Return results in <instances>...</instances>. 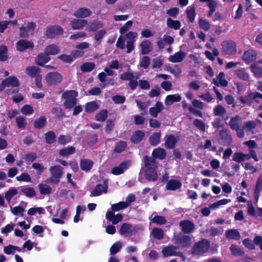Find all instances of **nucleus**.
I'll list each match as a JSON object with an SVG mask.
<instances>
[{
	"label": "nucleus",
	"instance_id": "obj_1",
	"mask_svg": "<svg viewBox=\"0 0 262 262\" xmlns=\"http://www.w3.org/2000/svg\"><path fill=\"white\" fill-rule=\"evenodd\" d=\"M210 248L209 241L203 238L194 244L191 250L192 254L194 255H202L206 253Z\"/></svg>",
	"mask_w": 262,
	"mask_h": 262
},
{
	"label": "nucleus",
	"instance_id": "obj_2",
	"mask_svg": "<svg viewBox=\"0 0 262 262\" xmlns=\"http://www.w3.org/2000/svg\"><path fill=\"white\" fill-rule=\"evenodd\" d=\"M258 98L262 99L261 93L256 91L253 92L251 90H248L247 95L245 96L239 97L238 100L243 104L251 105L253 101L258 103Z\"/></svg>",
	"mask_w": 262,
	"mask_h": 262
},
{
	"label": "nucleus",
	"instance_id": "obj_3",
	"mask_svg": "<svg viewBox=\"0 0 262 262\" xmlns=\"http://www.w3.org/2000/svg\"><path fill=\"white\" fill-rule=\"evenodd\" d=\"M77 95L75 91L71 90L64 92L62 96L66 99L63 105L66 109L70 110L74 107L77 103V100L75 98Z\"/></svg>",
	"mask_w": 262,
	"mask_h": 262
},
{
	"label": "nucleus",
	"instance_id": "obj_4",
	"mask_svg": "<svg viewBox=\"0 0 262 262\" xmlns=\"http://www.w3.org/2000/svg\"><path fill=\"white\" fill-rule=\"evenodd\" d=\"M64 33L63 29L58 25H50L47 27L45 35L48 39H53L61 36Z\"/></svg>",
	"mask_w": 262,
	"mask_h": 262
},
{
	"label": "nucleus",
	"instance_id": "obj_5",
	"mask_svg": "<svg viewBox=\"0 0 262 262\" xmlns=\"http://www.w3.org/2000/svg\"><path fill=\"white\" fill-rule=\"evenodd\" d=\"M221 46L222 52L224 55H232L236 52V43L232 40H224Z\"/></svg>",
	"mask_w": 262,
	"mask_h": 262
},
{
	"label": "nucleus",
	"instance_id": "obj_6",
	"mask_svg": "<svg viewBox=\"0 0 262 262\" xmlns=\"http://www.w3.org/2000/svg\"><path fill=\"white\" fill-rule=\"evenodd\" d=\"M45 79L49 85H55L62 81V76L58 72H49Z\"/></svg>",
	"mask_w": 262,
	"mask_h": 262
},
{
	"label": "nucleus",
	"instance_id": "obj_7",
	"mask_svg": "<svg viewBox=\"0 0 262 262\" xmlns=\"http://www.w3.org/2000/svg\"><path fill=\"white\" fill-rule=\"evenodd\" d=\"M182 231L185 234H189L193 232L195 225L191 221L185 220L181 221L179 223Z\"/></svg>",
	"mask_w": 262,
	"mask_h": 262
},
{
	"label": "nucleus",
	"instance_id": "obj_8",
	"mask_svg": "<svg viewBox=\"0 0 262 262\" xmlns=\"http://www.w3.org/2000/svg\"><path fill=\"white\" fill-rule=\"evenodd\" d=\"M177 247L174 246H168L166 247H164L162 250V252L164 257H168L171 256H180L181 257H184V255L181 252H177L176 250H177Z\"/></svg>",
	"mask_w": 262,
	"mask_h": 262
},
{
	"label": "nucleus",
	"instance_id": "obj_9",
	"mask_svg": "<svg viewBox=\"0 0 262 262\" xmlns=\"http://www.w3.org/2000/svg\"><path fill=\"white\" fill-rule=\"evenodd\" d=\"M174 244L178 248H185L190 246L191 239L189 235H183L176 238Z\"/></svg>",
	"mask_w": 262,
	"mask_h": 262
},
{
	"label": "nucleus",
	"instance_id": "obj_10",
	"mask_svg": "<svg viewBox=\"0 0 262 262\" xmlns=\"http://www.w3.org/2000/svg\"><path fill=\"white\" fill-rule=\"evenodd\" d=\"M34 44L28 40L19 39L16 43V50L19 52H24L28 49H33Z\"/></svg>",
	"mask_w": 262,
	"mask_h": 262
},
{
	"label": "nucleus",
	"instance_id": "obj_11",
	"mask_svg": "<svg viewBox=\"0 0 262 262\" xmlns=\"http://www.w3.org/2000/svg\"><path fill=\"white\" fill-rule=\"evenodd\" d=\"M221 143L224 146H230L232 142L231 135L227 129H222L220 133Z\"/></svg>",
	"mask_w": 262,
	"mask_h": 262
},
{
	"label": "nucleus",
	"instance_id": "obj_12",
	"mask_svg": "<svg viewBox=\"0 0 262 262\" xmlns=\"http://www.w3.org/2000/svg\"><path fill=\"white\" fill-rule=\"evenodd\" d=\"M130 164V162L129 161H123L118 166H116L112 168V173L116 176L121 174L129 168Z\"/></svg>",
	"mask_w": 262,
	"mask_h": 262
},
{
	"label": "nucleus",
	"instance_id": "obj_13",
	"mask_svg": "<svg viewBox=\"0 0 262 262\" xmlns=\"http://www.w3.org/2000/svg\"><path fill=\"white\" fill-rule=\"evenodd\" d=\"M145 179L150 182H155L158 180V176L156 167H148L144 171Z\"/></svg>",
	"mask_w": 262,
	"mask_h": 262
},
{
	"label": "nucleus",
	"instance_id": "obj_14",
	"mask_svg": "<svg viewBox=\"0 0 262 262\" xmlns=\"http://www.w3.org/2000/svg\"><path fill=\"white\" fill-rule=\"evenodd\" d=\"M256 52L253 50H248L244 52L242 58L246 63H250L254 61L257 57Z\"/></svg>",
	"mask_w": 262,
	"mask_h": 262
},
{
	"label": "nucleus",
	"instance_id": "obj_15",
	"mask_svg": "<svg viewBox=\"0 0 262 262\" xmlns=\"http://www.w3.org/2000/svg\"><path fill=\"white\" fill-rule=\"evenodd\" d=\"M105 217L114 225L118 224L123 220V215L121 214L118 213L115 215L114 212L112 211H107Z\"/></svg>",
	"mask_w": 262,
	"mask_h": 262
},
{
	"label": "nucleus",
	"instance_id": "obj_16",
	"mask_svg": "<svg viewBox=\"0 0 262 262\" xmlns=\"http://www.w3.org/2000/svg\"><path fill=\"white\" fill-rule=\"evenodd\" d=\"M104 186L101 184H97L94 190L91 192V196H98L101 194L102 192H106L107 189V181L105 180L103 182Z\"/></svg>",
	"mask_w": 262,
	"mask_h": 262
},
{
	"label": "nucleus",
	"instance_id": "obj_17",
	"mask_svg": "<svg viewBox=\"0 0 262 262\" xmlns=\"http://www.w3.org/2000/svg\"><path fill=\"white\" fill-rule=\"evenodd\" d=\"M213 83L216 86L226 87L228 82L225 79V74L223 72H221L216 76V78L213 79Z\"/></svg>",
	"mask_w": 262,
	"mask_h": 262
},
{
	"label": "nucleus",
	"instance_id": "obj_18",
	"mask_svg": "<svg viewBox=\"0 0 262 262\" xmlns=\"http://www.w3.org/2000/svg\"><path fill=\"white\" fill-rule=\"evenodd\" d=\"M87 24V20L82 19H74L70 23V25L73 30L82 29Z\"/></svg>",
	"mask_w": 262,
	"mask_h": 262
},
{
	"label": "nucleus",
	"instance_id": "obj_19",
	"mask_svg": "<svg viewBox=\"0 0 262 262\" xmlns=\"http://www.w3.org/2000/svg\"><path fill=\"white\" fill-rule=\"evenodd\" d=\"M92 13L90 9L82 7L75 11L73 15L77 18H85L91 16Z\"/></svg>",
	"mask_w": 262,
	"mask_h": 262
},
{
	"label": "nucleus",
	"instance_id": "obj_20",
	"mask_svg": "<svg viewBox=\"0 0 262 262\" xmlns=\"http://www.w3.org/2000/svg\"><path fill=\"white\" fill-rule=\"evenodd\" d=\"M182 187V183L179 180L171 179L167 182L166 189L167 190L174 191L180 189Z\"/></svg>",
	"mask_w": 262,
	"mask_h": 262
},
{
	"label": "nucleus",
	"instance_id": "obj_21",
	"mask_svg": "<svg viewBox=\"0 0 262 262\" xmlns=\"http://www.w3.org/2000/svg\"><path fill=\"white\" fill-rule=\"evenodd\" d=\"M3 83L5 87H18L20 85L18 79L15 76H9L3 80Z\"/></svg>",
	"mask_w": 262,
	"mask_h": 262
},
{
	"label": "nucleus",
	"instance_id": "obj_22",
	"mask_svg": "<svg viewBox=\"0 0 262 262\" xmlns=\"http://www.w3.org/2000/svg\"><path fill=\"white\" fill-rule=\"evenodd\" d=\"M186 56V54L183 51H180L175 53L173 55H170L169 60L173 63L182 62Z\"/></svg>",
	"mask_w": 262,
	"mask_h": 262
},
{
	"label": "nucleus",
	"instance_id": "obj_23",
	"mask_svg": "<svg viewBox=\"0 0 262 262\" xmlns=\"http://www.w3.org/2000/svg\"><path fill=\"white\" fill-rule=\"evenodd\" d=\"M141 53L143 55L148 54L152 50L151 42L149 40H144L140 45Z\"/></svg>",
	"mask_w": 262,
	"mask_h": 262
},
{
	"label": "nucleus",
	"instance_id": "obj_24",
	"mask_svg": "<svg viewBox=\"0 0 262 262\" xmlns=\"http://www.w3.org/2000/svg\"><path fill=\"white\" fill-rule=\"evenodd\" d=\"M164 109V105L160 101L156 103L155 106L151 107L149 110V114L153 117L156 118L158 113H160Z\"/></svg>",
	"mask_w": 262,
	"mask_h": 262
},
{
	"label": "nucleus",
	"instance_id": "obj_25",
	"mask_svg": "<svg viewBox=\"0 0 262 262\" xmlns=\"http://www.w3.org/2000/svg\"><path fill=\"white\" fill-rule=\"evenodd\" d=\"M144 136L145 134L142 130H136L132 134L130 140L132 143L137 144L143 139Z\"/></svg>",
	"mask_w": 262,
	"mask_h": 262
},
{
	"label": "nucleus",
	"instance_id": "obj_26",
	"mask_svg": "<svg viewBox=\"0 0 262 262\" xmlns=\"http://www.w3.org/2000/svg\"><path fill=\"white\" fill-rule=\"evenodd\" d=\"M118 231L121 235L126 234L132 235L133 234L134 229H133V226L131 224L124 223L120 226Z\"/></svg>",
	"mask_w": 262,
	"mask_h": 262
},
{
	"label": "nucleus",
	"instance_id": "obj_27",
	"mask_svg": "<svg viewBox=\"0 0 262 262\" xmlns=\"http://www.w3.org/2000/svg\"><path fill=\"white\" fill-rule=\"evenodd\" d=\"M103 26V24L100 21L95 19L88 24L86 30L89 32H95L98 29L102 28Z\"/></svg>",
	"mask_w": 262,
	"mask_h": 262
},
{
	"label": "nucleus",
	"instance_id": "obj_28",
	"mask_svg": "<svg viewBox=\"0 0 262 262\" xmlns=\"http://www.w3.org/2000/svg\"><path fill=\"white\" fill-rule=\"evenodd\" d=\"M151 155L154 158L163 160L166 158V152L164 148L158 147L152 150Z\"/></svg>",
	"mask_w": 262,
	"mask_h": 262
},
{
	"label": "nucleus",
	"instance_id": "obj_29",
	"mask_svg": "<svg viewBox=\"0 0 262 262\" xmlns=\"http://www.w3.org/2000/svg\"><path fill=\"white\" fill-rule=\"evenodd\" d=\"M262 190V175H260L258 178L254 190V198L256 202L259 199V194Z\"/></svg>",
	"mask_w": 262,
	"mask_h": 262
},
{
	"label": "nucleus",
	"instance_id": "obj_30",
	"mask_svg": "<svg viewBox=\"0 0 262 262\" xmlns=\"http://www.w3.org/2000/svg\"><path fill=\"white\" fill-rule=\"evenodd\" d=\"M226 237L228 239L238 241L241 238V235L237 229H232L228 230L225 232Z\"/></svg>",
	"mask_w": 262,
	"mask_h": 262
},
{
	"label": "nucleus",
	"instance_id": "obj_31",
	"mask_svg": "<svg viewBox=\"0 0 262 262\" xmlns=\"http://www.w3.org/2000/svg\"><path fill=\"white\" fill-rule=\"evenodd\" d=\"M50 60V57L46 52L41 53L37 56V64L40 66L44 67L45 63H47Z\"/></svg>",
	"mask_w": 262,
	"mask_h": 262
},
{
	"label": "nucleus",
	"instance_id": "obj_32",
	"mask_svg": "<svg viewBox=\"0 0 262 262\" xmlns=\"http://www.w3.org/2000/svg\"><path fill=\"white\" fill-rule=\"evenodd\" d=\"M241 122V117L238 115H236L235 117L231 118L229 125L232 130H237L239 127Z\"/></svg>",
	"mask_w": 262,
	"mask_h": 262
},
{
	"label": "nucleus",
	"instance_id": "obj_33",
	"mask_svg": "<svg viewBox=\"0 0 262 262\" xmlns=\"http://www.w3.org/2000/svg\"><path fill=\"white\" fill-rule=\"evenodd\" d=\"M93 164V162L89 159H82L80 162L81 169L85 171H88L91 170Z\"/></svg>",
	"mask_w": 262,
	"mask_h": 262
},
{
	"label": "nucleus",
	"instance_id": "obj_34",
	"mask_svg": "<svg viewBox=\"0 0 262 262\" xmlns=\"http://www.w3.org/2000/svg\"><path fill=\"white\" fill-rule=\"evenodd\" d=\"M127 145V142L125 141L120 140L116 142L113 150V152L115 154H120L122 152L125 150Z\"/></svg>",
	"mask_w": 262,
	"mask_h": 262
},
{
	"label": "nucleus",
	"instance_id": "obj_35",
	"mask_svg": "<svg viewBox=\"0 0 262 262\" xmlns=\"http://www.w3.org/2000/svg\"><path fill=\"white\" fill-rule=\"evenodd\" d=\"M63 168L59 165H55L51 166L50 168V171L51 173L52 176L56 178H61L62 176Z\"/></svg>",
	"mask_w": 262,
	"mask_h": 262
},
{
	"label": "nucleus",
	"instance_id": "obj_36",
	"mask_svg": "<svg viewBox=\"0 0 262 262\" xmlns=\"http://www.w3.org/2000/svg\"><path fill=\"white\" fill-rule=\"evenodd\" d=\"M177 142L178 139L173 135H169L165 141V146L168 149H172L175 147Z\"/></svg>",
	"mask_w": 262,
	"mask_h": 262
},
{
	"label": "nucleus",
	"instance_id": "obj_37",
	"mask_svg": "<svg viewBox=\"0 0 262 262\" xmlns=\"http://www.w3.org/2000/svg\"><path fill=\"white\" fill-rule=\"evenodd\" d=\"M161 134L160 132H156L152 134L149 138V142L150 145L156 146L158 145L160 141Z\"/></svg>",
	"mask_w": 262,
	"mask_h": 262
},
{
	"label": "nucleus",
	"instance_id": "obj_38",
	"mask_svg": "<svg viewBox=\"0 0 262 262\" xmlns=\"http://www.w3.org/2000/svg\"><path fill=\"white\" fill-rule=\"evenodd\" d=\"M181 100V96L179 95H169L166 97L165 103L166 105H171L173 102Z\"/></svg>",
	"mask_w": 262,
	"mask_h": 262
},
{
	"label": "nucleus",
	"instance_id": "obj_39",
	"mask_svg": "<svg viewBox=\"0 0 262 262\" xmlns=\"http://www.w3.org/2000/svg\"><path fill=\"white\" fill-rule=\"evenodd\" d=\"M45 51L48 53L49 55H55L58 54L60 52L59 48L55 44H51L47 46Z\"/></svg>",
	"mask_w": 262,
	"mask_h": 262
},
{
	"label": "nucleus",
	"instance_id": "obj_40",
	"mask_svg": "<svg viewBox=\"0 0 262 262\" xmlns=\"http://www.w3.org/2000/svg\"><path fill=\"white\" fill-rule=\"evenodd\" d=\"M234 74L239 79L245 80H249V74L245 71V69L236 70Z\"/></svg>",
	"mask_w": 262,
	"mask_h": 262
},
{
	"label": "nucleus",
	"instance_id": "obj_41",
	"mask_svg": "<svg viewBox=\"0 0 262 262\" xmlns=\"http://www.w3.org/2000/svg\"><path fill=\"white\" fill-rule=\"evenodd\" d=\"M166 25L170 29L179 30L181 27V23L179 20H174L170 18H168L166 20Z\"/></svg>",
	"mask_w": 262,
	"mask_h": 262
},
{
	"label": "nucleus",
	"instance_id": "obj_42",
	"mask_svg": "<svg viewBox=\"0 0 262 262\" xmlns=\"http://www.w3.org/2000/svg\"><path fill=\"white\" fill-rule=\"evenodd\" d=\"M75 148L72 146H69L67 148L61 149L59 151V155L62 157H67L74 154Z\"/></svg>",
	"mask_w": 262,
	"mask_h": 262
},
{
	"label": "nucleus",
	"instance_id": "obj_43",
	"mask_svg": "<svg viewBox=\"0 0 262 262\" xmlns=\"http://www.w3.org/2000/svg\"><path fill=\"white\" fill-rule=\"evenodd\" d=\"M56 138L55 133L52 130L48 131L45 134V141L48 144H53L56 141Z\"/></svg>",
	"mask_w": 262,
	"mask_h": 262
},
{
	"label": "nucleus",
	"instance_id": "obj_44",
	"mask_svg": "<svg viewBox=\"0 0 262 262\" xmlns=\"http://www.w3.org/2000/svg\"><path fill=\"white\" fill-rule=\"evenodd\" d=\"M99 108V105L95 101H91L86 103L85 111L88 113H92Z\"/></svg>",
	"mask_w": 262,
	"mask_h": 262
},
{
	"label": "nucleus",
	"instance_id": "obj_45",
	"mask_svg": "<svg viewBox=\"0 0 262 262\" xmlns=\"http://www.w3.org/2000/svg\"><path fill=\"white\" fill-rule=\"evenodd\" d=\"M47 123V119L45 116H41L36 119L34 122V127L36 129H41L44 127Z\"/></svg>",
	"mask_w": 262,
	"mask_h": 262
},
{
	"label": "nucleus",
	"instance_id": "obj_46",
	"mask_svg": "<svg viewBox=\"0 0 262 262\" xmlns=\"http://www.w3.org/2000/svg\"><path fill=\"white\" fill-rule=\"evenodd\" d=\"M231 253L233 256H243L245 252L243 249L236 245L232 244L230 247Z\"/></svg>",
	"mask_w": 262,
	"mask_h": 262
},
{
	"label": "nucleus",
	"instance_id": "obj_47",
	"mask_svg": "<svg viewBox=\"0 0 262 262\" xmlns=\"http://www.w3.org/2000/svg\"><path fill=\"white\" fill-rule=\"evenodd\" d=\"M40 71V69L35 66H30L26 69L27 74L32 78L39 75Z\"/></svg>",
	"mask_w": 262,
	"mask_h": 262
},
{
	"label": "nucleus",
	"instance_id": "obj_48",
	"mask_svg": "<svg viewBox=\"0 0 262 262\" xmlns=\"http://www.w3.org/2000/svg\"><path fill=\"white\" fill-rule=\"evenodd\" d=\"M8 58V48L5 45L0 46V61H6Z\"/></svg>",
	"mask_w": 262,
	"mask_h": 262
},
{
	"label": "nucleus",
	"instance_id": "obj_49",
	"mask_svg": "<svg viewBox=\"0 0 262 262\" xmlns=\"http://www.w3.org/2000/svg\"><path fill=\"white\" fill-rule=\"evenodd\" d=\"M95 64L94 62H86L80 66V69L82 72H90L95 69Z\"/></svg>",
	"mask_w": 262,
	"mask_h": 262
},
{
	"label": "nucleus",
	"instance_id": "obj_50",
	"mask_svg": "<svg viewBox=\"0 0 262 262\" xmlns=\"http://www.w3.org/2000/svg\"><path fill=\"white\" fill-rule=\"evenodd\" d=\"M156 163L155 159L152 157L145 156L144 157V165L145 168L148 167H156L155 165Z\"/></svg>",
	"mask_w": 262,
	"mask_h": 262
},
{
	"label": "nucleus",
	"instance_id": "obj_51",
	"mask_svg": "<svg viewBox=\"0 0 262 262\" xmlns=\"http://www.w3.org/2000/svg\"><path fill=\"white\" fill-rule=\"evenodd\" d=\"M107 110H102L95 115V120L97 121L104 122L107 117Z\"/></svg>",
	"mask_w": 262,
	"mask_h": 262
},
{
	"label": "nucleus",
	"instance_id": "obj_52",
	"mask_svg": "<svg viewBox=\"0 0 262 262\" xmlns=\"http://www.w3.org/2000/svg\"><path fill=\"white\" fill-rule=\"evenodd\" d=\"M250 68L255 77H262V68L261 67H258L255 63H253L251 65Z\"/></svg>",
	"mask_w": 262,
	"mask_h": 262
},
{
	"label": "nucleus",
	"instance_id": "obj_53",
	"mask_svg": "<svg viewBox=\"0 0 262 262\" xmlns=\"http://www.w3.org/2000/svg\"><path fill=\"white\" fill-rule=\"evenodd\" d=\"M21 191L26 196L29 198H33L35 196L36 192L34 188L30 187H26L21 189Z\"/></svg>",
	"mask_w": 262,
	"mask_h": 262
},
{
	"label": "nucleus",
	"instance_id": "obj_54",
	"mask_svg": "<svg viewBox=\"0 0 262 262\" xmlns=\"http://www.w3.org/2000/svg\"><path fill=\"white\" fill-rule=\"evenodd\" d=\"M127 207V204L125 202H120L118 203L114 204L111 206L112 211H118Z\"/></svg>",
	"mask_w": 262,
	"mask_h": 262
},
{
	"label": "nucleus",
	"instance_id": "obj_55",
	"mask_svg": "<svg viewBox=\"0 0 262 262\" xmlns=\"http://www.w3.org/2000/svg\"><path fill=\"white\" fill-rule=\"evenodd\" d=\"M38 186L39 192L41 194H50L51 193L52 189L49 186L41 183Z\"/></svg>",
	"mask_w": 262,
	"mask_h": 262
},
{
	"label": "nucleus",
	"instance_id": "obj_56",
	"mask_svg": "<svg viewBox=\"0 0 262 262\" xmlns=\"http://www.w3.org/2000/svg\"><path fill=\"white\" fill-rule=\"evenodd\" d=\"M152 233L154 237L159 240L162 239L164 237V231L161 228H154Z\"/></svg>",
	"mask_w": 262,
	"mask_h": 262
},
{
	"label": "nucleus",
	"instance_id": "obj_57",
	"mask_svg": "<svg viewBox=\"0 0 262 262\" xmlns=\"http://www.w3.org/2000/svg\"><path fill=\"white\" fill-rule=\"evenodd\" d=\"M18 191L15 188H11L7 192H5V198L6 200L9 203L13 196L17 194Z\"/></svg>",
	"mask_w": 262,
	"mask_h": 262
},
{
	"label": "nucleus",
	"instance_id": "obj_58",
	"mask_svg": "<svg viewBox=\"0 0 262 262\" xmlns=\"http://www.w3.org/2000/svg\"><path fill=\"white\" fill-rule=\"evenodd\" d=\"M52 113L56 116L58 119H62L65 117V113L60 107H54L52 108Z\"/></svg>",
	"mask_w": 262,
	"mask_h": 262
},
{
	"label": "nucleus",
	"instance_id": "obj_59",
	"mask_svg": "<svg viewBox=\"0 0 262 262\" xmlns=\"http://www.w3.org/2000/svg\"><path fill=\"white\" fill-rule=\"evenodd\" d=\"M72 141V137L70 136L60 135L58 137V143L60 145H66Z\"/></svg>",
	"mask_w": 262,
	"mask_h": 262
},
{
	"label": "nucleus",
	"instance_id": "obj_60",
	"mask_svg": "<svg viewBox=\"0 0 262 262\" xmlns=\"http://www.w3.org/2000/svg\"><path fill=\"white\" fill-rule=\"evenodd\" d=\"M188 8L186 10L187 16L189 21L193 23L195 16V7L193 6L190 7V9Z\"/></svg>",
	"mask_w": 262,
	"mask_h": 262
},
{
	"label": "nucleus",
	"instance_id": "obj_61",
	"mask_svg": "<svg viewBox=\"0 0 262 262\" xmlns=\"http://www.w3.org/2000/svg\"><path fill=\"white\" fill-rule=\"evenodd\" d=\"M226 112V109L221 105H217L213 108V114L215 116H223Z\"/></svg>",
	"mask_w": 262,
	"mask_h": 262
},
{
	"label": "nucleus",
	"instance_id": "obj_62",
	"mask_svg": "<svg viewBox=\"0 0 262 262\" xmlns=\"http://www.w3.org/2000/svg\"><path fill=\"white\" fill-rule=\"evenodd\" d=\"M199 25L200 28L204 30L205 31H208L210 29L209 23L202 18H200L199 21Z\"/></svg>",
	"mask_w": 262,
	"mask_h": 262
},
{
	"label": "nucleus",
	"instance_id": "obj_63",
	"mask_svg": "<svg viewBox=\"0 0 262 262\" xmlns=\"http://www.w3.org/2000/svg\"><path fill=\"white\" fill-rule=\"evenodd\" d=\"M122 245L120 242H117L114 244L110 248V253L112 255H114L118 253L121 250Z\"/></svg>",
	"mask_w": 262,
	"mask_h": 262
},
{
	"label": "nucleus",
	"instance_id": "obj_64",
	"mask_svg": "<svg viewBox=\"0 0 262 262\" xmlns=\"http://www.w3.org/2000/svg\"><path fill=\"white\" fill-rule=\"evenodd\" d=\"M106 34V31L104 29L100 30L95 34L94 39L96 41L98 42V45L100 43L101 39L103 38Z\"/></svg>",
	"mask_w": 262,
	"mask_h": 262
}]
</instances>
